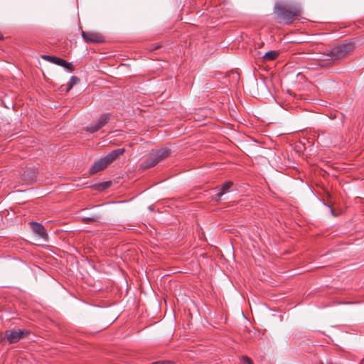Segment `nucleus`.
<instances>
[{
	"mask_svg": "<svg viewBox=\"0 0 364 364\" xmlns=\"http://www.w3.org/2000/svg\"><path fill=\"white\" fill-rule=\"evenodd\" d=\"M81 34L86 43H100L105 41L104 36L100 33L82 31Z\"/></svg>",
	"mask_w": 364,
	"mask_h": 364,
	"instance_id": "obj_7",
	"label": "nucleus"
},
{
	"mask_svg": "<svg viewBox=\"0 0 364 364\" xmlns=\"http://www.w3.org/2000/svg\"><path fill=\"white\" fill-rule=\"evenodd\" d=\"M110 119V114L107 113L101 115L97 122V125L101 129L102 127H105L109 121Z\"/></svg>",
	"mask_w": 364,
	"mask_h": 364,
	"instance_id": "obj_11",
	"label": "nucleus"
},
{
	"mask_svg": "<svg viewBox=\"0 0 364 364\" xmlns=\"http://www.w3.org/2000/svg\"><path fill=\"white\" fill-rule=\"evenodd\" d=\"M279 55V52L276 50H271L266 53L263 56L264 62L272 61L275 60Z\"/></svg>",
	"mask_w": 364,
	"mask_h": 364,
	"instance_id": "obj_10",
	"label": "nucleus"
},
{
	"mask_svg": "<svg viewBox=\"0 0 364 364\" xmlns=\"http://www.w3.org/2000/svg\"><path fill=\"white\" fill-rule=\"evenodd\" d=\"M124 149H118L113 150L107 156L95 161L93 165L90 168V173L91 174H94L104 170L109 164H111L112 161L117 159L119 156L122 155L124 153Z\"/></svg>",
	"mask_w": 364,
	"mask_h": 364,
	"instance_id": "obj_2",
	"label": "nucleus"
},
{
	"mask_svg": "<svg viewBox=\"0 0 364 364\" xmlns=\"http://www.w3.org/2000/svg\"><path fill=\"white\" fill-rule=\"evenodd\" d=\"M100 129V127L96 123V124H95V125H91L90 127H87L86 130L87 132H89L90 133H95V132H97Z\"/></svg>",
	"mask_w": 364,
	"mask_h": 364,
	"instance_id": "obj_14",
	"label": "nucleus"
},
{
	"mask_svg": "<svg viewBox=\"0 0 364 364\" xmlns=\"http://www.w3.org/2000/svg\"><path fill=\"white\" fill-rule=\"evenodd\" d=\"M109 185H110V182H107L106 183V187H108Z\"/></svg>",
	"mask_w": 364,
	"mask_h": 364,
	"instance_id": "obj_17",
	"label": "nucleus"
},
{
	"mask_svg": "<svg viewBox=\"0 0 364 364\" xmlns=\"http://www.w3.org/2000/svg\"><path fill=\"white\" fill-rule=\"evenodd\" d=\"M353 48V44L344 43L333 48L331 50H327L325 54L326 60H336L344 57L347 53L350 52Z\"/></svg>",
	"mask_w": 364,
	"mask_h": 364,
	"instance_id": "obj_3",
	"label": "nucleus"
},
{
	"mask_svg": "<svg viewBox=\"0 0 364 364\" xmlns=\"http://www.w3.org/2000/svg\"><path fill=\"white\" fill-rule=\"evenodd\" d=\"M29 333L30 332L27 330L11 329L6 331L4 333L1 334L0 337L1 339L6 340L9 344H12L26 338Z\"/></svg>",
	"mask_w": 364,
	"mask_h": 364,
	"instance_id": "obj_5",
	"label": "nucleus"
},
{
	"mask_svg": "<svg viewBox=\"0 0 364 364\" xmlns=\"http://www.w3.org/2000/svg\"><path fill=\"white\" fill-rule=\"evenodd\" d=\"M160 47H161V46H159H159H156L154 49H158Z\"/></svg>",
	"mask_w": 364,
	"mask_h": 364,
	"instance_id": "obj_16",
	"label": "nucleus"
},
{
	"mask_svg": "<svg viewBox=\"0 0 364 364\" xmlns=\"http://www.w3.org/2000/svg\"><path fill=\"white\" fill-rule=\"evenodd\" d=\"M80 81L79 78L76 76H72L68 82V87L66 89V92H69L70 90Z\"/></svg>",
	"mask_w": 364,
	"mask_h": 364,
	"instance_id": "obj_12",
	"label": "nucleus"
},
{
	"mask_svg": "<svg viewBox=\"0 0 364 364\" xmlns=\"http://www.w3.org/2000/svg\"><path fill=\"white\" fill-rule=\"evenodd\" d=\"M171 154V150L167 148H162L146 159L142 164L143 168H149L156 166L159 162L168 158Z\"/></svg>",
	"mask_w": 364,
	"mask_h": 364,
	"instance_id": "obj_4",
	"label": "nucleus"
},
{
	"mask_svg": "<svg viewBox=\"0 0 364 364\" xmlns=\"http://www.w3.org/2000/svg\"><path fill=\"white\" fill-rule=\"evenodd\" d=\"M233 186V183L232 181H225L224 182L220 188H219L218 192L217 193V196L220 199V198L230 191V188Z\"/></svg>",
	"mask_w": 364,
	"mask_h": 364,
	"instance_id": "obj_9",
	"label": "nucleus"
},
{
	"mask_svg": "<svg viewBox=\"0 0 364 364\" xmlns=\"http://www.w3.org/2000/svg\"><path fill=\"white\" fill-rule=\"evenodd\" d=\"M274 12L279 23H284L287 25L291 24L294 19L301 14V9L296 5H280L275 6Z\"/></svg>",
	"mask_w": 364,
	"mask_h": 364,
	"instance_id": "obj_1",
	"label": "nucleus"
},
{
	"mask_svg": "<svg viewBox=\"0 0 364 364\" xmlns=\"http://www.w3.org/2000/svg\"><path fill=\"white\" fill-rule=\"evenodd\" d=\"M31 227L32 230L36 234H37L38 236L43 238L44 240H47L48 234L46 233L44 227L41 224L36 222H31Z\"/></svg>",
	"mask_w": 364,
	"mask_h": 364,
	"instance_id": "obj_8",
	"label": "nucleus"
},
{
	"mask_svg": "<svg viewBox=\"0 0 364 364\" xmlns=\"http://www.w3.org/2000/svg\"><path fill=\"white\" fill-rule=\"evenodd\" d=\"M41 58L55 65L62 66L65 69L73 71V65L65 60L53 55H42Z\"/></svg>",
	"mask_w": 364,
	"mask_h": 364,
	"instance_id": "obj_6",
	"label": "nucleus"
},
{
	"mask_svg": "<svg viewBox=\"0 0 364 364\" xmlns=\"http://www.w3.org/2000/svg\"><path fill=\"white\" fill-rule=\"evenodd\" d=\"M100 217L98 215H92L90 217H83L82 220L85 223H90L97 221Z\"/></svg>",
	"mask_w": 364,
	"mask_h": 364,
	"instance_id": "obj_13",
	"label": "nucleus"
},
{
	"mask_svg": "<svg viewBox=\"0 0 364 364\" xmlns=\"http://www.w3.org/2000/svg\"><path fill=\"white\" fill-rule=\"evenodd\" d=\"M244 364H252V361L248 357H244Z\"/></svg>",
	"mask_w": 364,
	"mask_h": 364,
	"instance_id": "obj_15",
	"label": "nucleus"
}]
</instances>
